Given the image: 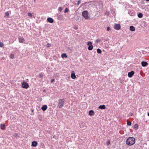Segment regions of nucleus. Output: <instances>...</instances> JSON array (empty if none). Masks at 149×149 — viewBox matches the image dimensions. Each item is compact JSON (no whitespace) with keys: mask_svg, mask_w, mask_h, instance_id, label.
Here are the masks:
<instances>
[{"mask_svg":"<svg viewBox=\"0 0 149 149\" xmlns=\"http://www.w3.org/2000/svg\"><path fill=\"white\" fill-rule=\"evenodd\" d=\"M135 142V139L132 137H129L126 141V144L128 146H131L134 144Z\"/></svg>","mask_w":149,"mask_h":149,"instance_id":"1","label":"nucleus"},{"mask_svg":"<svg viewBox=\"0 0 149 149\" xmlns=\"http://www.w3.org/2000/svg\"><path fill=\"white\" fill-rule=\"evenodd\" d=\"M64 99H60L58 100V104L57 107L61 108L63 107L64 105Z\"/></svg>","mask_w":149,"mask_h":149,"instance_id":"2","label":"nucleus"},{"mask_svg":"<svg viewBox=\"0 0 149 149\" xmlns=\"http://www.w3.org/2000/svg\"><path fill=\"white\" fill-rule=\"evenodd\" d=\"M22 86L23 88L27 89L29 87V85L24 80H23L22 83Z\"/></svg>","mask_w":149,"mask_h":149,"instance_id":"3","label":"nucleus"},{"mask_svg":"<svg viewBox=\"0 0 149 149\" xmlns=\"http://www.w3.org/2000/svg\"><path fill=\"white\" fill-rule=\"evenodd\" d=\"M88 12L87 11H84L82 13L83 16L86 19H88L89 18V17L88 15Z\"/></svg>","mask_w":149,"mask_h":149,"instance_id":"4","label":"nucleus"},{"mask_svg":"<svg viewBox=\"0 0 149 149\" xmlns=\"http://www.w3.org/2000/svg\"><path fill=\"white\" fill-rule=\"evenodd\" d=\"M120 24H115V25H114V28L115 29L117 30H118L120 29Z\"/></svg>","mask_w":149,"mask_h":149,"instance_id":"5","label":"nucleus"},{"mask_svg":"<svg viewBox=\"0 0 149 149\" xmlns=\"http://www.w3.org/2000/svg\"><path fill=\"white\" fill-rule=\"evenodd\" d=\"M19 41L21 43H23L24 41V39L22 37L19 36L18 37Z\"/></svg>","mask_w":149,"mask_h":149,"instance_id":"6","label":"nucleus"},{"mask_svg":"<svg viewBox=\"0 0 149 149\" xmlns=\"http://www.w3.org/2000/svg\"><path fill=\"white\" fill-rule=\"evenodd\" d=\"M134 72L133 71H131L130 72H129L128 73V76L130 78L132 77V76L134 74Z\"/></svg>","mask_w":149,"mask_h":149,"instance_id":"7","label":"nucleus"},{"mask_svg":"<svg viewBox=\"0 0 149 149\" xmlns=\"http://www.w3.org/2000/svg\"><path fill=\"white\" fill-rule=\"evenodd\" d=\"M141 64L143 67H145L148 65V63L147 62L144 61H142Z\"/></svg>","mask_w":149,"mask_h":149,"instance_id":"8","label":"nucleus"},{"mask_svg":"<svg viewBox=\"0 0 149 149\" xmlns=\"http://www.w3.org/2000/svg\"><path fill=\"white\" fill-rule=\"evenodd\" d=\"M47 21L50 23H52L54 22L53 19L51 17H48L47 19Z\"/></svg>","mask_w":149,"mask_h":149,"instance_id":"9","label":"nucleus"},{"mask_svg":"<svg viewBox=\"0 0 149 149\" xmlns=\"http://www.w3.org/2000/svg\"><path fill=\"white\" fill-rule=\"evenodd\" d=\"M37 142L36 141H33L32 143V146L33 147H36L37 145Z\"/></svg>","mask_w":149,"mask_h":149,"instance_id":"10","label":"nucleus"},{"mask_svg":"<svg viewBox=\"0 0 149 149\" xmlns=\"http://www.w3.org/2000/svg\"><path fill=\"white\" fill-rule=\"evenodd\" d=\"M47 108V106L46 105H44L42 107L41 109L43 111H45L46 110Z\"/></svg>","mask_w":149,"mask_h":149,"instance_id":"11","label":"nucleus"},{"mask_svg":"<svg viewBox=\"0 0 149 149\" xmlns=\"http://www.w3.org/2000/svg\"><path fill=\"white\" fill-rule=\"evenodd\" d=\"M99 109H104L106 108V106L105 105H101L100 106L98 107Z\"/></svg>","mask_w":149,"mask_h":149,"instance_id":"12","label":"nucleus"},{"mask_svg":"<svg viewBox=\"0 0 149 149\" xmlns=\"http://www.w3.org/2000/svg\"><path fill=\"white\" fill-rule=\"evenodd\" d=\"M130 30L132 31H134L135 30L134 27L133 26H130Z\"/></svg>","mask_w":149,"mask_h":149,"instance_id":"13","label":"nucleus"},{"mask_svg":"<svg viewBox=\"0 0 149 149\" xmlns=\"http://www.w3.org/2000/svg\"><path fill=\"white\" fill-rule=\"evenodd\" d=\"M5 125L4 124H1L0 125V127L1 129L4 130L5 128Z\"/></svg>","mask_w":149,"mask_h":149,"instance_id":"14","label":"nucleus"},{"mask_svg":"<svg viewBox=\"0 0 149 149\" xmlns=\"http://www.w3.org/2000/svg\"><path fill=\"white\" fill-rule=\"evenodd\" d=\"M71 77L73 79H75L76 78V77L75 74L72 73L71 74Z\"/></svg>","mask_w":149,"mask_h":149,"instance_id":"15","label":"nucleus"},{"mask_svg":"<svg viewBox=\"0 0 149 149\" xmlns=\"http://www.w3.org/2000/svg\"><path fill=\"white\" fill-rule=\"evenodd\" d=\"M79 125L81 128H84V127L85 124L84 123H80L79 124Z\"/></svg>","mask_w":149,"mask_h":149,"instance_id":"16","label":"nucleus"},{"mask_svg":"<svg viewBox=\"0 0 149 149\" xmlns=\"http://www.w3.org/2000/svg\"><path fill=\"white\" fill-rule=\"evenodd\" d=\"M94 112L92 110H90L89 111V115L90 116H92L94 114Z\"/></svg>","mask_w":149,"mask_h":149,"instance_id":"17","label":"nucleus"},{"mask_svg":"<svg viewBox=\"0 0 149 149\" xmlns=\"http://www.w3.org/2000/svg\"><path fill=\"white\" fill-rule=\"evenodd\" d=\"M93 47L92 45H90V46H89V47H88V49L89 50H91L93 49Z\"/></svg>","mask_w":149,"mask_h":149,"instance_id":"18","label":"nucleus"},{"mask_svg":"<svg viewBox=\"0 0 149 149\" xmlns=\"http://www.w3.org/2000/svg\"><path fill=\"white\" fill-rule=\"evenodd\" d=\"M134 128L135 130H137L139 127L138 125L137 124H136L134 126Z\"/></svg>","mask_w":149,"mask_h":149,"instance_id":"19","label":"nucleus"},{"mask_svg":"<svg viewBox=\"0 0 149 149\" xmlns=\"http://www.w3.org/2000/svg\"><path fill=\"white\" fill-rule=\"evenodd\" d=\"M61 57L63 58L64 57L66 58L67 57V56L66 54L65 53H63L62 54Z\"/></svg>","mask_w":149,"mask_h":149,"instance_id":"20","label":"nucleus"},{"mask_svg":"<svg viewBox=\"0 0 149 149\" xmlns=\"http://www.w3.org/2000/svg\"><path fill=\"white\" fill-rule=\"evenodd\" d=\"M138 17L139 18H141L143 17V14L141 13H139L138 15Z\"/></svg>","mask_w":149,"mask_h":149,"instance_id":"21","label":"nucleus"},{"mask_svg":"<svg viewBox=\"0 0 149 149\" xmlns=\"http://www.w3.org/2000/svg\"><path fill=\"white\" fill-rule=\"evenodd\" d=\"M9 15V13L8 12H6L5 13V15L4 17H8Z\"/></svg>","mask_w":149,"mask_h":149,"instance_id":"22","label":"nucleus"},{"mask_svg":"<svg viewBox=\"0 0 149 149\" xmlns=\"http://www.w3.org/2000/svg\"><path fill=\"white\" fill-rule=\"evenodd\" d=\"M38 76V77L40 78H42L43 77V74L42 73H40L39 74Z\"/></svg>","mask_w":149,"mask_h":149,"instance_id":"23","label":"nucleus"},{"mask_svg":"<svg viewBox=\"0 0 149 149\" xmlns=\"http://www.w3.org/2000/svg\"><path fill=\"white\" fill-rule=\"evenodd\" d=\"M97 52L98 54H101L102 52V51L100 49H98L97 50Z\"/></svg>","mask_w":149,"mask_h":149,"instance_id":"24","label":"nucleus"},{"mask_svg":"<svg viewBox=\"0 0 149 149\" xmlns=\"http://www.w3.org/2000/svg\"><path fill=\"white\" fill-rule=\"evenodd\" d=\"M131 123L128 120H127V124L128 125L130 126L131 125Z\"/></svg>","mask_w":149,"mask_h":149,"instance_id":"25","label":"nucleus"},{"mask_svg":"<svg viewBox=\"0 0 149 149\" xmlns=\"http://www.w3.org/2000/svg\"><path fill=\"white\" fill-rule=\"evenodd\" d=\"M69 11V9L68 8H66L64 10V13L68 12Z\"/></svg>","mask_w":149,"mask_h":149,"instance_id":"26","label":"nucleus"},{"mask_svg":"<svg viewBox=\"0 0 149 149\" xmlns=\"http://www.w3.org/2000/svg\"><path fill=\"white\" fill-rule=\"evenodd\" d=\"M87 45L89 46H90V45H92V43L91 42L88 41L87 42Z\"/></svg>","mask_w":149,"mask_h":149,"instance_id":"27","label":"nucleus"},{"mask_svg":"<svg viewBox=\"0 0 149 149\" xmlns=\"http://www.w3.org/2000/svg\"><path fill=\"white\" fill-rule=\"evenodd\" d=\"M10 58L12 59L14 57V54H10Z\"/></svg>","mask_w":149,"mask_h":149,"instance_id":"28","label":"nucleus"},{"mask_svg":"<svg viewBox=\"0 0 149 149\" xmlns=\"http://www.w3.org/2000/svg\"><path fill=\"white\" fill-rule=\"evenodd\" d=\"M101 41L100 39H97L95 41V42L96 43H98L100 42Z\"/></svg>","mask_w":149,"mask_h":149,"instance_id":"29","label":"nucleus"},{"mask_svg":"<svg viewBox=\"0 0 149 149\" xmlns=\"http://www.w3.org/2000/svg\"><path fill=\"white\" fill-rule=\"evenodd\" d=\"M28 15L30 17H32V14L31 13H28Z\"/></svg>","mask_w":149,"mask_h":149,"instance_id":"30","label":"nucleus"},{"mask_svg":"<svg viewBox=\"0 0 149 149\" xmlns=\"http://www.w3.org/2000/svg\"><path fill=\"white\" fill-rule=\"evenodd\" d=\"M3 44L2 42H0V47H2L3 46Z\"/></svg>","mask_w":149,"mask_h":149,"instance_id":"31","label":"nucleus"},{"mask_svg":"<svg viewBox=\"0 0 149 149\" xmlns=\"http://www.w3.org/2000/svg\"><path fill=\"white\" fill-rule=\"evenodd\" d=\"M81 0H79L77 2V5H79V4L81 3Z\"/></svg>","mask_w":149,"mask_h":149,"instance_id":"32","label":"nucleus"},{"mask_svg":"<svg viewBox=\"0 0 149 149\" xmlns=\"http://www.w3.org/2000/svg\"><path fill=\"white\" fill-rule=\"evenodd\" d=\"M62 9H63V8H61V7H59L58 8V11H60V12L62 11Z\"/></svg>","mask_w":149,"mask_h":149,"instance_id":"33","label":"nucleus"},{"mask_svg":"<svg viewBox=\"0 0 149 149\" xmlns=\"http://www.w3.org/2000/svg\"><path fill=\"white\" fill-rule=\"evenodd\" d=\"M51 46V44L49 43H47L46 45V47H49Z\"/></svg>","mask_w":149,"mask_h":149,"instance_id":"34","label":"nucleus"},{"mask_svg":"<svg viewBox=\"0 0 149 149\" xmlns=\"http://www.w3.org/2000/svg\"><path fill=\"white\" fill-rule=\"evenodd\" d=\"M120 83H121L122 84V83L123 82V81H123V79H120Z\"/></svg>","mask_w":149,"mask_h":149,"instance_id":"35","label":"nucleus"},{"mask_svg":"<svg viewBox=\"0 0 149 149\" xmlns=\"http://www.w3.org/2000/svg\"><path fill=\"white\" fill-rule=\"evenodd\" d=\"M110 29H111V28L109 27L108 26L107 27V31H109Z\"/></svg>","mask_w":149,"mask_h":149,"instance_id":"36","label":"nucleus"},{"mask_svg":"<svg viewBox=\"0 0 149 149\" xmlns=\"http://www.w3.org/2000/svg\"><path fill=\"white\" fill-rule=\"evenodd\" d=\"M109 11H106L105 13L106 15H109Z\"/></svg>","mask_w":149,"mask_h":149,"instance_id":"37","label":"nucleus"},{"mask_svg":"<svg viewBox=\"0 0 149 149\" xmlns=\"http://www.w3.org/2000/svg\"><path fill=\"white\" fill-rule=\"evenodd\" d=\"M110 141H108L107 142V144L108 145H109L110 144Z\"/></svg>","mask_w":149,"mask_h":149,"instance_id":"38","label":"nucleus"},{"mask_svg":"<svg viewBox=\"0 0 149 149\" xmlns=\"http://www.w3.org/2000/svg\"><path fill=\"white\" fill-rule=\"evenodd\" d=\"M54 81H55V79H53L51 81V82L52 83L53 82H54Z\"/></svg>","mask_w":149,"mask_h":149,"instance_id":"39","label":"nucleus"},{"mask_svg":"<svg viewBox=\"0 0 149 149\" xmlns=\"http://www.w3.org/2000/svg\"><path fill=\"white\" fill-rule=\"evenodd\" d=\"M74 29H78V28H77V27H76V26H75V27H74Z\"/></svg>","mask_w":149,"mask_h":149,"instance_id":"40","label":"nucleus"},{"mask_svg":"<svg viewBox=\"0 0 149 149\" xmlns=\"http://www.w3.org/2000/svg\"><path fill=\"white\" fill-rule=\"evenodd\" d=\"M17 135V134L15 133V134H14V136H16Z\"/></svg>","mask_w":149,"mask_h":149,"instance_id":"41","label":"nucleus"},{"mask_svg":"<svg viewBox=\"0 0 149 149\" xmlns=\"http://www.w3.org/2000/svg\"><path fill=\"white\" fill-rule=\"evenodd\" d=\"M148 115L149 116V112L148 113Z\"/></svg>","mask_w":149,"mask_h":149,"instance_id":"42","label":"nucleus"},{"mask_svg":"<svg viewBox=\"0 0 149 149\" xmlns=\"http://www.w3.org/2000/svg\"><path fill=\"white\" fill-rule=\"evenodd\" d=\"M146 1H149V0H146Z\"/></svg>","mask_w":149,"mask_h":149,"instance_id":"43","label":"nucleus"},{"mask_svg":"<svg viewBox=\"0 0 149 149\" xmlns=\"http://www.w3.org/2000/svg\"><path fill=\"white\" fill-rule=\"evenodd\" d=\"M132 114H133L132 113V114H131V116H132Z\"/></svg>","mask_w":149,"mask_h":149,"instance_id":"44","label":"nucleus"}]
</instances>
